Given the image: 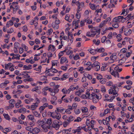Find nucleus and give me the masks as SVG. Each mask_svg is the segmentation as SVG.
Listing matches in <instances>:
<instances>
[{"label": "nucleus", "instance_id": "obj_1", "mask_svg": "<svg viewBox=\"0 0 134 134\" xmlns=\"http://www.w3.org/2000/svg\"><path fill=\"white\" fill-rule=\"evenodd\" d=\"M63 123L61 121H59L57 120H55L52 122L51 126L52 129L53 128H54L56 130H58L59 128L60 125H62Z\"/></svg>", "mask_w": 134, "mask_h": 134}, {"label": "nucleus", "instance_id": "obj_2", "mask_svg": "<svg viewBox=\"0 0 134 134\" xmlns=\"http://www.w3.org/2000/svg\"><path fill=\"white\" fill-rule=\"evenodd\" d=\"M92 99H93V103H97L99 99H100L102 98V96L100 94H98V95L95 93L92 95Z\"/></svg>", "mask_w": 134, "mask_h": 134}, {"label": "nucleus", "instance_id": "obj_3", "mask_svg": "<svg viewBox=\"0 0 134 134\" xmlns=\"http://www.w3.org/2000/svg\"><path fill=\"white\" fill-rule=\"evenodd\" d=\"M118 90V88L116 86H114L112 89H110L109 90V93L110 94H113L114 95L117 96L118 94L116 90Z\"/></svg>", "mask_w": 134, "mask_h": 134}, {"label": "nucleus", "instance_id": "obj_4", "mask_svg": "<svg viewBox=\"0 0 134 134\" xmlns=\"http://www.w3.org/2000/svg\"><path fill=\"white\" fill-rule=\"evenodd\" d=\"M91 31L92 33H94L96 35H98L100 33V29H97V27H93L91 29Z\"/></svg>", "mask_w": 134, "mask_h": 134}, {"label": "nucleus", "instance_id": "obj_5", "mask_svg": "<svg viewBox=\"0 0 134 134\" xmlns=\"http://www.w3.org/2000/svg\"><path fill=\"white\" fill-rule=\"evenodd\" d=\"M47 119L44 118L42 120H38L37 122V124L39 127H42L46 123Z\"/></svg>", "mask_w": 134, "mask_h": 134}, {"label": "nucleus", "instance_id": "obj_6", "mask_svg": "<svg viewBox=\"0 0 134 134\" xmlns=\"http://www.w3.org/2000/svg\"><path fill=\"white\" fill-rule=\"evenodd\" d=\"M41 127L44 131L47 132L48 131V129L52 130V127L51 126L48 125L46 123L45 124Z\"/></svg>", "mask_w": 134, "mask_h": 134}, {"label": "nucleus", "instance_id": "obj_7", "mask_svg": "<svg viewBox=\"0 0 134 134\" xmlns=\"http://www.w3.org/2000/svg\"><path fill=\"white\" fill-rule=\"evenodd\" d=\"M117 58V56H116V53H113L112 55L110 57V61H111L110 62L111 63H113L114 62V60Z\"/></svg>", "mask_w": 134, "mask_h": 134}, {"label": "nucleus", "instance_id": "obj_8", "mask_svg": "<svg viewBox=\"0 0 134 134\" xmlns=\"http://www.w3.org/2000/svg\"><path fill=\"white\" fill-rule=\"evenodd\" d=\"M124 34L126 36L130 35L132 33V31L131 29H125L124 31Z\"/></svg>", "mask_w": 134, "mask_h": 134}, {"label": "nucleus", "instance_id": "obj_9", "mask_svg": "<svg viewBox=\"0 0 134 134\" xmlns=\"http://www.w3.org/2000/svg\"><path fill=\"white\" fill-rule=\"evenodd\" d=\"M109 69H110V72L112 75L114 76L115 77H117L118 78L119 77V76L118 72H114L113 70H111V68L110 67Z\"/></svg>", "mask_w": 134, "mask_h": 134}, {"label": "nucleus", "instance_id": "obj_10", "mask_svg": "<svg viewBox=\"0 0 134 134\" xmlns=\"http://www.w3.org/2000/svg\"><path fill=\"white\" fill-rule=\"evenodd\" d=\"M68 61L65 57H63L61 58L60 60V63L63 64L65 63H68Z\"/></svg>", "mask_w": 134, "mask_h": 134}, {"label": "nucleus", "instance_id": "obj_11", "mask_svg": "<svg viewBox=\"0 0 134 134\" xmlns=\"http://www.w3.org/2000/svg\"><path fill=\"white\" fill-rule=\"evenodd\" d=\"M87 91L86 94V97L87 98H88V99H92V95L93 94H94V93H92L91 94H90L89 93L90 90H87Z\"/></svg>", "mask_w": 134, "mask_h": 134}, {"label": "nucleus", "instance_id": "obj_12", "mask_svg": "<svg viewBox=\"0 0 134 134\" xmlns=\"http://www.w3.org/2000/svg\"><path fill=\"white\" fill-rule=\"evenodd\" d=\"M40 129L37 127H35L32 129V131L35 134H38L40 132Z\"/></svg>", "mask_w": 134, "mask_h": 134}, {"label": "nucleus", "instance_id": "obj_13", "mask_svg": "<svg viewBox=\"0 0 134 134\" xmlns=\"http://www.w3.org/2000/svg\"><path fill=\"white\" fill-rule=\"evenodd\" d=\"M56 110L58 113L60 112L63 113H65V109L61 107H59L57 108Z\"/></svg>", "mask_w": 134, "mask_h": 134}, {"label": "nucleus", "instance_id": "obj_14", "mask_svg": "<svg viewBox=\"0 0 134 134\" xmlns=\"http://www.w3.org/2000/svg\"><path fill=\"white\" fill-rule=\"evenodd\" d=\"M27 117L29 120L32 121L33 122L36 121L34 119V116L32 115H29L27 116Z\"/></svg>", "mask_w": 134, "mask_h": 134}, {"label": "nucleus", "instance_id": "obj_15", "mask_svg": "<svg viewBox=\"0 0 134 134\" xmlns=\"http://www.w3.org/2000/svg\"><path fill=\"white\" fill-rule=\"evenodd\" d=\"M38 105L35 103H33V104L31 106V109L32 110H35L38 107Z\"/></svg>", "mask_w": 134, "mask_h": 134}, {"label": "nucleus", "instance_id": "obj_16", "mask_svg": "<svg viewBox=\"0 0 134 134\" xmlns=\"http://www.w3.org/2000/svg\"><path fill=\"white\" fill-rule=\"evenodd\" d=\"M47 71H48V72H51L53 73H55L57 72L58 71L56 69H48L47 70V68H46V72H47Z\"/></svg>", "mask_w": 134, "mask_h": 134}, {"label": "nucleus", "instance_id": "obj_17", "mask_svg": "<svg viewBox=\"0 0 134 134\" xmlns=\"http://www.w3.org/2000/svg\"><path fill=\"white\" fill-rule=\"evenodd\" d=\"M48 49V51L51 50L53 52L55 50V48L54 45L50 44L49 46Z\"/></svg>", "mask_w": 134, "mask_h": 134}, {"label": "nucleus", "instance_id": "obj_18", "mask_svg": "<svg viewBox=\"0 0 134 134\" xmlns=\"http://www.w3.org/2000/svg\"><path fill=\"white\" fill-rule=\"evenodd\" d=\"M83 75L85 77H87L89 80H91L92 78V76L90 75L88 73L86 72L84 73Z\"/></svg>", "mask_w": 134, "mask_h": 134}, {"label": "nucleus", "instance_id": "obj_19", "mask_svg": "<svg viewBox=\"0 0 134 134\" xmlns=\"http://www.w3.org/2000/svg\"><path fill=\"white\" fill-rule=\"evenodd\" d=\"M52 122V120L51 118H49L48 119H46V123L48 125L51 126Z\"/></svg>", "mask_w": 134, "mask_h": 134}, {"label": "nucleus", "instance_id": "obj_20", "mask_svg": "<svg viewBox=\"0 0 134 134\" xmlns=\"http://www.w3.org/2000/svg\"><path fill=\"white\" fill-rule=\"evenodd\" d=\"M50 113H51V116L54 118L56 116V115H57L56 114H57L58 113L57 112L56 110H55L53 112H51Z\"/></svg>", "mask_w": 134, "mask_h": 134}, {"label": "nucleus", "instance_id": "obj_21", "mask_svg": "<svg viewBox=\"0 0 134 134\" xmlns=\"http://www.w3.org/2000/svg\"><path fill=\"white\" fill-rule=\"evenodd\" d=\"M122 70V68L119 69V67L118 66L115 68L114 71V72H120Z\"/></svg>", "mask_w": 134, "mask_h": 134}, {"label": "nucleus", "instance_id": "obj_22", "mask_svg": "<svg viewBox=\"0 0 134 134\" xmlns=\"http://www.w3.org/2000/svg\"><path fill=\"white\" fill-rule=\"evenodd\" d=\"M18 111L20 113H24L26 111V109L25 108L23 107L18 109Z\"/></svg>", "mask_w": 134, "mask_h": 134}, {"label": "nucleus", "instance_id": "obj_23", "mask_svg": "<svg viewBox=\"0 0 134 134\" xmlns=\"http://www.w3.org/2000/svg\"><path fill=\"white\" fill-rule=\"evenodd\" d=\"M105 51V49L103 48H97L96 49V51L99 53L104 52Z\"/></svg>", "mask_w": 134, "mask_h": 134}, {"label": "nucleus", "instance_id": "obj_24", "mask_svg": "<svg viewBox=\"0 0 134 134\" xmlns=\"http://www.w3.org/2000/svg\"><path fill=\"white\" fill-rule=\"evenodd\" d=\"M33 114L36 117L40 118L41 116L40 114L38 113L37 111H32Z\"/></svg>", "mask_w": 134, "mask_h": 134}, {"label": "nucleus", "instance_id": "obj_25", "mask_svg": "<svg viewBox=\"0 0 134 134\" xmlns=\"http://www.w3.org/2000/svg\"><path fill=\"white\" fill-rule=\"evenodd\" d=\"M13 24V22L11 20L8 22L6 24V27L8 28L10 26H11Z\"/></svg>", "mask_w": 134, "mask_h": 134}, {"label": "nucleus", "instance_id": "obj_26", "mask_svg": "<svg viewBox=\"0 0 134 134\" xmlns=\"http://www.w3.org/2000/svg\"><path fill=\"white\" fill-rule=\"evenodd\" d=\"M85 21L88 24H90L92 23V20L90 19L89 17L86 19L85 20Z\"/></svg>", "mask_w": 134, "mask_h": 134}, {"label": "nucleus", "instance_id": "obj_27", "mask_svg": "<svg viewBox=\"0 0 134 134\" xmlns=\"http://www.w3.org/2000/svg\"><path fill=\"white\" fill-rule=\"evenodd\" d=\"M75 119V117L72 116H70L68 119L66 120V121H69V122L74 120Z\"/></svg>", "mask_w": 134, "mask_h": 134}, {"label": "nucleus", "instance_id": "obj_28", "mask_svg": "<svg viewBox=\"0 0 134 134\" xmlns=\"http://www.w3.org/2000/svg\"><path fill=\"white\" fill-rule=\"evenodd\" d=\"M3 115L6 120H10V116L8 114H3Z\"/></svg>", "mask_w": 134, "mask_h": 134}, {"label": "nucleus", "instance_id": "obj_29", "mask_svg": "<svg viewBox=\"0 0 134 134\" xmlns=\"http://www.w3.org/2000/svg\"><path fill=\"white\" fill-rule=\"evenodd\" d=\"M107 80L106 79L102 78L100 80V82L102 84H104L106 82Z\"/></svg>", "mask_w": 134, "mask_h": 134}, {"label": "nucleus", "instance_id": "obj_30", "mask_svg": "<svg viewBox=\"0 0 134 134\" xmlns=\"http://www.w3.org/2000/svg\"><path fill=\"white\" fill-rule=\"evenodd\" d=\"M52 26L55 29H57L58 28L59 25L58 24H54V23L52 24Z\"/></svg>", "mask_w": 134, "mask_h": 134}, {"label": "nucleus", "instance_id": "obj_31", "mask_svg": "<svg viewBox=\"0 0 134 134\" xmlns=\"http://www.w3.org/2000/svg\"><path fill=\"white\" fill-rule=\"evenodd\" d=\"M89 5L91 4L90 8L92 10H94L96 9V7L97 6H95V5L93 4H91V3H90Z\"/></svg>", "mask_w": 134, "mask_h": 134}, {"label": "nucleus", "instance_id": "obj_32", "mask_svg": "<svg viewBox=\"0 0 134 134\" xmlns=\"http://www.w3.org/2000/svg\"><path fill=\"white\" fill-rule=\"evenodd\" d=\"M58 63V61L57 60L52 61V66H54L56 65L57 66V64Z\"/></svg>", "mask_w": 134, "mask_h": 134}, {"label": "nucleus", "instance_id": "obj_33", "mask_svg": "<svg viewBox=\"0 0 134 134\" xmlns=\"http://www.w3.org/2000/svg\"><path fill=\"white\" fill-rule=\"evenodd\" d=\"M74 59L75 60H77L78 59H80V57H79L78 54H76L75 56L73 57Z\"/></svg>", "mask_w": 134, "mask_h": 134}, {"label": "nucleus", "instance_id": "obj_34", "mask_svg": "<svg viewBox=\"0 0 134 134\" xmlns=\"http://www.w3.org/2000/svg\"><path fill=\"white\" fill-rule=\"evenodd\" d=\"M99 65V63L97 62H94L93 64L92 65V67H95L97 65Z\"/></svg>", "mask_w": 134, "mask_h": 134}, {"label": "nucleus", "instance_id": "obj_35", "mask_svg": "<svg viewBox=\"0 0 134 134\" xmlns=\"http://www.w3.org/2000/svg\"><path fill=\"white\" fill-rule=\"evenodd\" d=\"M62 91L64 94H66L68 93V90H67L66 88H63L62 90Z\"/></svg>", "mask_w": 134, "mask_h": 134}, {"label": "nucleus", "instance_id": "obj_36", "mask_svg": "<svg viewBox=\"0 0 134 134\" xmlns=\"http://www.w3.org/2000/svg\"><path fill=\"white\" fill-rule=\"evenodd\" d=\"M125 39H129V41L130 44H132L133 43V40L131 38H130L127 37H126Z\"/></svg>", "mask_w": 134, "mask_h": 134}, {"label": "nucleus", "instance_id": "obj_37", "mask_svg": "<svg viewBox=\"0 0 134 134\" xmlns=\"http://www.w3.org/2000/svg\"><path fill=\"white\" fill-rule=\"evenodd\" d=\"M106 22L104 21L102 22L101 24L99 25V27L100 28H102L105 25Z\"/></svg>", "mask_w": 134, "mask_h": 134}, {"label": "nucleus", "instance_id": "obj_38", "mask_svg": "<svg viewBox=\"0 0 134 134\" xmlns=\"http://www.w3.org/2000/svg\"><path fill=\"white\" fill-rule=\"evenodd\" d=\"M57 115H56L55 117L54 118L56 119L57 120H59L61 118V115L60 114L58 113Z\"/></svg>", "mask_w": 134, "mask_h": 134}, {"label": "nucleus", "instance_id": "obj_39", "mask_svg": "<svg viewBox=\"0 0 134 134\" xmlns=\"http://www.w3.org/2000/svg\"><path fill=\"white\" fill-rule=\"evenodd\" d=\"M112 26L115 28H117L119 27V25L118 23H116L113 24H112Z\"/></svg>", "mask_w": 134, "mask_h": 134}, {"label": "nucleus", "instance_id": "obj_40", "mask_svg": "<svg viewBox=\"0 0 134 134\" xmlns=\"http://www.w3.org/2000/svg\"><path fill=\"white\" fill-rule=\"evenodd\" d=\"M70 122L68 121H65L64 122H63V125L64 126V127H66L69 124V123Z\"/></svg>", "mask_w": 134, "mask_h": 134}, {"label": "nucleus", "instance_id": "obj_41", "mask_svg": "<svg viewBox=\"0 0 134 134\" xmlns=\"http://www.w3.org/2000/svg\"><path fill=\"white\" fill-rule=\"evenodd\" d=\"M82 111L83 113H85L88 111V109L86 107H85L82 109Z\"/></svg>", "mask_w": 134, "mask_h": 134}, {"label": "nucleus", "instance_id": "obj_42", "mask_svg": "<svg viewBox=\"0 0 134 134\" xmlns=\"http://www.w3.org/2000/svg\"><path fill=\"white\" fill-rule=\"evenodd\" d=\"M12 63H9L8 64H5V70H6L7 69H8V67L10 66L11 64Z\"/></svg>", "mask_w": 134, "mask_h": 134}, {"label": "nucleus", "instance_id": "obj_43", "mask_svg": "<svg viewBox=\"0 0 134 134\" xmlns=\"http://www.w3.org/2000/svg\"><path fill=\"white\" fill-rule=\"evenodd\" d=\"M14 31V30L12 28H11L10 29H8L7 31V33H11Z\"/></svg>", "mask_w": 134, "mask_h": 134}, {"label": "nucleus", "instance_id": "obj_44", "mask_svg": "<svg viewBox=\"0 0 134 134\" xmlns=\"http://www.w3.org/2000/svg\"><path fill=\"white\" fill-rule=\"evenodd\" d=\"M120 20H118L117 17H115L113 19V21L114 22L117 23L120 22Z\"/></svg>", "mask_w": 134, "mask_h": 134}, {"label": "nucleus", "instance_id": "obj_45", "mask_svg": "<svg viewBox=\"0 0 134 134\" xmlns=\"http://www.w3.org/2000/svg\"><path fill=\"white\" fill-rule=\"evenodd\" d=\"M75 113L76 114H79L81 112V111L80 109H76L75 111Z\"/></svg>", "mask_w": 134, "mask_h": 134}, {"label": "nucleus", "instance_id": "obj_46", "mask_svg": "<svg viewBox=\"0 0 134 134\" xmlns=\"http://www.w3.org/2000/svg\"><path fill=\"white\" fill-rule=\"evenodd\" d=\"M128 16L129 18V20H131L133 19V15L132 16L131 14H130Z\"/></svg>", "mask_w": 134, "mask_h": 134}, {"label": "nucleus", "instance_id": "obj_47", "mask_svg": "<svg viewBox=\"0 0 134 134\" xmlns=\"http://www.w3.org/2000/svg\"><path fill=\"white\" fill-rule=\"evenodd\" d=\"M35 100L36 101V102L35 103L38 105V104L40 102V100L37 97L35 98Z\"/></svg>", "mask_w": 134, "mask_h": 134}, {"label": "nucleus", "instance_id": "obj_48", "mask_svg": "<svg viewBox=\"0 0 134 134\" xmlns=\"http://www.w3.org/2000/svg\"><path fill=\"white\" fill-rule=\"evenodd\" d=\"M19 45L20 44L18 42H15L14 44V47L18 48Z\"/></svg>", "mask_w": 134, "mask_h": 134}, {"label": "nucleus", "instance_id": "obj_49", "mask_svg": "<svg viewBox=\"0 0 134 134\" xmlns=\"http://www.w3.org/2000/svg\"><path fill=\"white\" fill-rule=\"evenodd\" d=\"M81 129L82 127H81V126H79L78 127L77 129H76L75 131V132L74 133H75L76 132H79L80 131V130Z\"/></svg>", "mask_w": 134, "mask_h": 134}, {"label": "nucleus", "instance_id": "obj_50", "mask_svg": "<svg viewBox=\"0 0 134 134\" xmlns=\"http://www.w3.org/2000/svg\"><path fill=\"white\" fill-rule=\"evenodd\" d=\"M63 77L67 79L69 77V74L68 73H66L64 74L63 75Z\"/></svg>", "mask_w": 134, "mask_h": 134}, {"label": "nucleus", "instance_id": "obj_51", "mask_svg": "<svg viewBox=\"0 0 134 134\" xmlns=\"http://www.w3.org/2000/svg\"><path fill=\"white\" fill-rule=\"evenodd\" d=\"M107 30V28L106 27H104L102 29V31L103 32V34H104L106 33L105 31Z\"/></svg>", "mask_w": 134, "mask_h": 134}, {"label": "nucleus", "instance_id": "obj_52", "mask_svg": "<svg viewBox=\"0 0 134 134\" xmlns=\"http://www.w3.org/2000/svg\"><path fill=\"white\" fill-rule=\"evenodd\" d=\"M67 67L65 66H62L61 67V69L64 71L66 70L67 69Z\"/></svg>", "mask_w": 134, "mask_h": 134}, {"label": "nucleus", "instance_id": "obj_53", "mask_svg": "<svg viewBox=\"0 0 134 134\" xmlns=\"http://www.w3.org/2000/svg\"><path fill=\"white\" fill-rule=\"evenodd\" d=\"M81 118L80 117H78L76 119L74 120V121L79 122L81 121Z\"/></svg>", "mask_w": 134, "mask_h": 134}, {"label": "nucleus", "instance_id": "obj_54", "mask_svg": "<svg viewBox=\"0 0 134 134\" xmlns=\"http://www.w3.org/2000/svg\"><path fill=\"white\" fill-rule=\"evenodd\" d=\"M15 102V101L13 99H11L9 101V103L10 104H14Z\"/></svg>", "mask_w": 134, "mask_h": 134}, {"label": "nucleus", "instance_id": "obj_55", "mask_svg": "<svg viewBox=\"0 0 134 134\" xmlns=\"http://www.w3.org/2000/svg\"><path fill=\"white\" fill-rule=\"evenodd\" d=\"M101 91L103 93L105 92L106 91V89L104 87L102 86L101 87Z\"/></svg>", "mask_w": 134, "mask_h": 134}, {"label": "nucleus", "instance_id": "obj_56", "mask_svg": "<svg viewBox=\"0 0 134 134\" xmlns=\"http://www.w3.org/2000/svg\"><path fill=\"white\" fill-rule=\"evenodd\" d=\"M102 76L101 75L99 74L97 76L96 78L98 80L100 79H100H101L102 78Z\"/></svg>", "mask_w": 134, "mask_h": 134}, {"label": "nucleus", "instance_id": "obj_57", "mask_svg": "<svg viewBox=\"0 0 134 134\" xmlns=\"http://www.w3.org/2000/svg\"><path fill=\"white\" fill-rule=\"evenodd\" d=\"M108 37L109 39H110L112 37V33L111 32H110L108 34Z\"/></svg>", "mask_w": 134, "mask_h": 134}, {"label": "nucleus", "instance_id": "obj_58", "mask_svg": "<svg viewBox=\"0 0 134 134\" xmlns=\"http://www.w3.org/2000/svg\"><path fill=\"white\" fill-rule=\"evenodd\" d=\"M31 127L30 126H28L26 127L25 129L27 131H31Z\"/></svg>", "mask_w": 134, "mask_h": 134}, {"label": "nucleus", "instance_id": "obj_59", "mask_svg": "<svg viewBox=\"0 0 134 134\" xmlns=\"http://www.w3.org/2000/svg\"><path fill=\"white\" fill-rule=\"evenodd\" d=\"M124 82H118L117 83V84L116 85L118 86V87L122 85L123 84Z\"/></svg>", "mask_w": 134, "mask_h": 134}, {"label": "nucleus", "instance_id": "obj_60", "mask_svg": "<svg viewBox=\"0 0 134 134\" xmlns=\"http://www.w3.org/2000/svg\"><path fill=\"white\" fill-rule=\"evenodd\" d=\"M38 87L37 86H35V88H32L31 90L33 92H34V91L37 92V91H38Z\"/></svg>", "mask_w": 134, "mask_h": 134}, {"label": "nucleus", "instance_id": "obj_61", "mask_svg": "<svg viewBox=\"0 0 134 134\" xmlns=\"http://www.w3.org/2000/svg\"><path fill=\"white\" fill-rule=\"evenodd\" d=\"M94 69L95 70L97 71L99 70L100 69V66L99 65H97V66L95 67H94Z\"/></svg>", "mask_w": 134, "mask_h": 134}, {"label": "nucleus", "instance_id": "obj_62", "mask_svg": "<svg viewBox=\"0 0 134 134\" xmlns=\"http://www.w3.org/2000/svg\"><path fill=\"white\" fill-rule=\"evenodd\" d=\"M90 109L91 110H96V108L93 105H91L90 107Z\"/></svg>", "mask_w": 134, "mask_h": 134}, {"label": "nucleus", "instance_id": "obj_63", "mask_svg": "<svg viewBox=\"0 0 134 134\" xmlns=\"http://www.w3.org/2000/svg\"><path fill=\"white\" fill-rule=\"evenodd\" d=\"M73 53V51H72L70 50L69 51L67 52L66 54L67 55H69L70 54H72Z\"/></svg>", "mask_w": 134, "mask_h": 134}, {"label": "nucleus", "instance_id": "obj_64", "mask_svg": "<svg viewBox=\"0 0 134 134\" xmlns=\"http://www.w3.org/2000/svg\"><path fill=\"white\" fill-rule=\"evenodd\" d=\"M106 37L105 36L101 38V41L102 43L104 42L106 39Z\"/></svg>", "mask_w": 134, "mask_h": 134}]
</instances>
